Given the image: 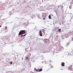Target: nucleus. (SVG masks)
Masks as SVG:
<instances>
[{
	"label": "nucleus",
	"instance_id": "9b49d317",
	"mask_svg": "<svg viewBox=\"0 0 73 73\" xmlns=\"http://www.w3.org/2000/svg\"><path fill=\"white\" fill-rule=\"evenodd\" d=\"M61 29H59L58 30V31L59 32H61Z\"/></svg>",
	"mask_w": 73,
	"mask_h": 73
},
{
	"label": "nucleus",
	"instance_id": "6e6552de",
	"mask_svg": "<svg viewBox=\"0 0 73 73\" xmlns=\"http://www.w3.org/2000/svg\"><path fill=\"white\" fill-rule=\"evenodd\" d=\"M50 66L51 68H53V65H52L51 64H50Z\"/></svg>",
	"mask_w": 73,
	"mask_h": 73
},
{
	"label": "nucleus",
	"instance_id": "423d86ee",
	"mask_svg": "<svg viewBox=\"0 0 73 73\" xmlns=\"http://www.w3.org/2000/svg\"><path fill=\"white\" fill-rule=\"evenodd\" d=\"M63 6H59V9H62V8H63Z\"/></svg>",
	"mask_w": 73,
	"mask_h": 73
},
{
	"label": "nucleus",
	"instance_id": "2eb2a0df",
	"mask_svg": "<svg viewBox=\"0 0 73 73\" xmlns=\"http://www.w3.org/2000/svg\"><path fill=\"white\" fill-rule=\"evenodd\" d=\"M50 62H52V61H50Z\"/></svg>",
	"mask_w": 73,
	"mask_h": 73
},
{
	"label": "nucleus",
	"instance_id": "1a4fd4ad",
	"mask_svg": "<svg viewBox=\"0 0 73 73\" xmlns=\"http://www.w3.org/2000/svg\"><path fill=\"white\" fill-rule=\"evenodd\" d=\"M60 69L61 70H63V69H64V68H63V67H60Z\"/></svg>",
	"mask_w": 73,
	"mask_h": 73
},
{
	"label": "nucleus",
	"instance_id": "0eeeda50",
	"mask_svg": "<svg viewBox=\"0 0 73 73\" xmlns=\"http://www.w3.org/2000/svg\"><path fill=\"white\" fill-rule=\"evenodd\" d=\"M52 15L50 14V15H49L48 16V18L49 19H52V17H51V16H52Z\"/></svg>",
	"mask_w": 73,
	"mask_h": 73
},
{
	"label": "nucleus",
	"instance_id": "9d476101",
	"mask_svg": "<svg viewBox=\"0 0 73 73\" xmlns=\"http://www.w3.org/2000/svg\"><path fill=\"white\" fill-rule=\"evenodd\" d=\"M26 35H27V34H25L24 35H22L21 36V37H23L24 36H26Z\"/></svg>",
	"mask_w": 73,
	"mask_h": 73
},
{
	"label": "nucleus",
	"instance_id": "7ed1b4c3",
	"mask_svg": "<svg viewBox=\"0 0 73 73\" xmlns=\"http://www.w3.org/2000/svg\"><path fill=\"white\" fill-rule=\"evenodd\" d=\"M39 34L40 36H42V32H41V31H40L39 32Z\"/></svg>",
	"mask_w": 73,
	"mask_h": 73
},
{
	"label": "nucleus",
	"instance_id": "f03ea898",
	"mask_svg": "<svg viewBox=\"0 0 73 73\" xmlns=\"http://www.w3.org/2000/svg\"><path fill=\"white\" fill-rule=\"evenodd\" d=\"M68 69L70 70H73V66H70L68 67Z\"/></svg>",
	"mask_w": 73,
	"mask_h": 73
},
{
	"label": "nucleus",
	"instance_id": "ddd939ff",
	"mask_svg": "<svg viewBox=\"0 0 73 73\" xmlns=\"http://www.w3.org/2000/svg\"><path fill=\"white\" fill-rule=\"evenodd\" d=\"M5 29H7V26L5 27Z\"/></svg>",
	"mask_w": 73,
	"mask_h": 73
},
{
	"label": "nucleus",
	"instance_id": "4468645a",
	"mask_svg": "<svg viewBox=\"0 0 73 73\" xmlns=\"http://www.w3.org/2000/svg\"><path fill=\"white\" fill-rule=\"evenodd\" d=\"M10 64H12V62H10Z\"/></svg>",
	"mask_w": 73,
	"mask_h": 73
},
{
	"label": "nucleus",
	"instance_id": "dca6fc26",
	"mask_svg": "<svg viewBox=\"0 0 73 73\" xmlns=\"http://www.w3.org/2000/svg\"><path fill=\"white\" fill-rule=\"evenodd\" d=\"M35 69V70H36V68H35V69Z\"/></svg>",
	"mask_w": 73,
	"mask_h": 73
},
{
	"label": "nucleus",
	"instance_id": "412c9836",
	"mask_svg": "<svg viewBox=\"0 0 73 73\" xmlns=\"http://www.w3.org/2000/svg\"><path fill=\"white\" fill-rule=\"evenodd\" d=\"M72 73H73V72H72Z\"/></svg>",
	"mask_w": 73,
	"mask_h": 73
},
{
	"label": "nucleus",
	"instance_id": "a211bd4d",
	"mask_svg": "<svg viewBox=\"0 0 73 73\" xmlns=\"http://www.w3.org/2000/svg\"><path fill=\"white\" fill-rule=\"evenodd\" d=\"M0 27H1V26H0Z\"/></svg>",
	"mask_w": 73,
	"mask_h": 73
},
{
	"label": "nucleus",
	"instance_id": "f8f14e48",
	"mask_svg": "<svg viewBox=\"0 0 73 73\" xmlns=\"http://www.w3.org/2000/svg\"><path fill=\"white\" fill-rule=\"evenodd\" d=\"M26 60H28V58H28V57L27 56L26 57Z\"/></svg>",
	"mask_w": 73,
	"mask_h": 73
},
{
	"label": "nucleus",
	"instance_id": "f257e3e1",
	"mask_svg": "<svg viewBox=\"0 0 73 73\" xmlns=\"http://www.w3.org/2000/svg\"><path fill=\"white\" fill-rule=\"evenodd\" d=\"M25 30H21L19 32L18 35L19 36L20 35H23V34H25Z\"/></svg>",
	"mask_w": 73,
	"mask_h": 73
},
{
	"label": "nucleus",
	"instance_id": "39448f33",
	"mask_svg": "<svg viewBox=\"0 0 73 73\" xmlns=\"http://www.w3.org/2000/svg\"><path fill=\"white\" fill-rule=\"evenodd\" d=\"M61 65L62 66H65V63L64 62H62L61 64Z\"/></svg>",
	"mask_w": 73,
	"mask_h": 73
},
{
	"label": "nucleus",
	"instance_id": "aec40b11",
	"mask_svg": "<svg viewBox=\"0 0 73 73\" xmlns=\"http://www.w3.org/2000/svg\"><path fill=\"white\" fill-rule=\"evenodd\" d=\"M72 1H73V0H72Z\"/></svg>",
	"mask_w": 73,
	"mask_h": 73
},
{
	"label": "nucleus",
	"instance_id": "6ab92c4d",
	"mask_svg": "<svg viewBox=\"0 0 73 73\" xmlns=\"http://www.w3.org/2000/svg\"><path fill=\"white\" fill-rule=\"evenodd\" d=\"M70 6H69V8H70Z\"/></svg>",
	"mask_w": 73,
	"mask_h": 73
},
{
	"label": "nucleus",
	"instance_id": "f3484780",
	"mask_svg": "<svg viewBox=\"0 0 73 73\" xmlns=\"http://www.w3.org/2000/svg\"><path fill=\"white\" fill-rule=\"evenodd\" d=\"M43 20H45V19H43Z\"/></svg>",
	"mask_w": 73,
	"mask_h": 73
},
{
	"label": "nucleus",
	"instance_id": "20e7f679",
	"mask_svg": "<svg viewBox=\"0 0 73 73\" xmlns=\"http://www.w3.org/2000/svg\"><path fill=\"white\" fill-rule=\"evenodd\" d=\"M42 70V68H41L40 69H36V71L37 72H41Z\"/></svg>",
	"mask_w": 73,
	"mask_h": 73
}]
</instances>
